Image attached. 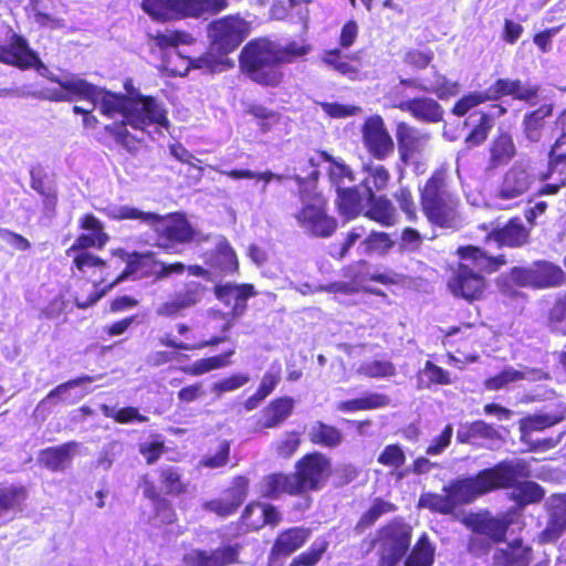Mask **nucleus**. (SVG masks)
Listing matches in <instances>:
<instances>
[{
    "instance_id": "nucleus-10",
    "label": "nucleus",
    "mask_w": 566,
    "mask_h": 566,
    "mask_svg": "<svg viewBox=\"0 0 566 566\" xmlns=\"http://www.w3.org/2000/svg\"><path fill=\"white\" fill-rule=\"evenodd\" d=\"M229 6V0H143L142 8L154 20L200 18L217 14Z\"/></svg>"
},
{
    "instance_id": "nucleus-38",
    "label": "nucleus",
    "mask_w": 566,
    "mask_h": 566,
    "mask_svg": "<svg viewBox=\"0 0 566 566\" xmlns=\"http://www.w3.org/2000/svg\"><path fill=\"white\" fill-rule=\"evenodd\" d=\"M307 439L313 446L334 450L343 444L345 434L338 427L323 420H316L308 429Z\"/></svg>"
},
{
    "instance_id": "nucleus-20",
    "label": "nucleus",
    "mask_w": 566,
    "mask_h": 566,
    "mask_svg": "<svg viewBox=\"0 0 566 566\" xmlns=\"http://www.w3.org/2000/svg\"><path fill=\"white\" fill-rule=\"evenodd\" d=\"M207 286L199 281H186L172 298L163 302L156 313L158 316L174 318L185 311L197 306L205 297Z\"/></svg>"
},
{
    "instance_id": "nucleus-55",
    "label": "nucleus",
    "mask_w": 566,
    "mask_h": 566,
    "mask_svg": "<svg viewBox=\"0 0 566 566\" xmlns=\"http://www.w3.org/2000/svg\"><path fill=\"white\" fill-rule=\"evenodd\" d=\"M392 197L406 221L417 223L419 221V210L410 187L399 186Z\"/></svg>"
},
{
    "instance_id": "nucleus-28",
    "label": "nucleus",
    "mask_w": 566,
    "mask_h": 566,
    "mask_svg": "<svg viewBox=\"0 0 566 566\" xmlns=\"http://www.w3.org/2000/svg\"><path fill=\"white\" fill-rule=\"evenodd\" d=\"M566 531V494H553L548 505V521L539 533L542 543H555Z\"/></svg>"
},
{
    "instance_id": "nucleus-51",
    "label": "nucleus",
    "mask_w": 566,
    "mask_h": 566,
    "mask_svg": "<svg viewBox=\"0 0 566 566\" xmlns=\"http://www.w3.org/2000/svg\"><path fill=\"white\" fill-rule=\"evenodd\" d=\"M31 188L42 197L44 210L54 213L57 206V192L45 175L31 172Z\"/></svg>"
},
{
    "instance_id": "nucleus-5",
    "label": "nucleus",
    "mask_w": 566,
    "mask_h": 566,
    "mask_svg": "<svg viewBox=\"0 0 566 566\" xmlns=\"http://www.w3.org/2000/svg\"><path fill=\"white\" fill-rule=\"evenodd\" d=\"M419 206L428 223L440 229L454 228L460 219V199L451 189L448 171L434 169L418 187Z\"/></svg>"
},
{
    "instance_id": "nucleus-32",
    "label": "nucleus",
    "mask_w": 566,
    "mask_h": 566,
    "mask_svg": "<svg viewBox=\"0 0 566 566\" xmlns=\"http://www.w3.org/2000/svg\"><path fill=\"white\" fill-rule=\"evenodd\" d=\"M295 401L290 396L272 399L262 410L256 426L259 429H274L282 426L293 413Z\"/></svg>"
},
{
    "instance_id": "nucleus-64",
    "label": "nucleus",
    "mask_w": 566,
    "mask_h": 566,
    "mask_svg": "<svg viewBox=\"0 0 566 566\" xmlns=\"http://www.w3.org/2000/svg\"><path fill=\"white\" fill-rule=\"evenodd\" d=\"M460 84L457 81L449 80L444 74L436 73L434 81L427 86L426 93H432L440 99H448L458 95Z\"/></svg>"
},
{
    "instance_id": "nucleus-52",
    "label": "nucleus",
    "mask_w": 566,
    "mask_h": 566,
    "mask_svg": "<svg viewBox=\"0 0 566 566\" xmlns=\"http://www.w3.org/2000/svg\"><path fill=\"white\" fill-rule=\"evenodd\" d=\"M474 331L475 324L472 323L452 326L444 332L442 344L443 346L452 347L455 352L461 353V347L459 346L461 343L464 345L476 343Z\"/></svg>"
},
{
    "instance_id": "nucleus-26",
    "label": "nucleus",
    "mask_w": 566,
    "mask_h": 566,
    "mask_svg": "<svg viewBox=\"0 0 566 566\" xmlns=\"http://www.w3.org/2000/svg\"><path fill=\"white\" fill-rule=\"evenodd\" d=\"M295 488L291 473L276 471L261 478L256 492L260 499L273 501L283 495L298 496Z\"/></svg>"
},
{
    "instance_id": "nucleus-36",
    "label": "nucleus",
    "mask_w": 566,
    "mask_h": 566,
    "mask_svg": "<svg viewBox=\"0 0 566 566\" xmlns=\"http://www.w3.org/2000/svg\"><path fill=\"white\" fill-rule=\"evenodd\" d=\"M516 155V147L509 132L499 130L489 145L488 171L506 166Z\"/></svg>"
},
{
    "instance_id": "nucleus-35",
    "label": "nucleus",
    "mask_w": 566,
    "mask_h": 566,
    "mask_svg": "<svg viewBox=\"0 0 566 566\" xmlns=\"http://www.w3.org/2000/svg\"><path fill=\"white\" fill-rule=\"evenodd\" d=\"M28 500V489L21 484H0V526L22 512Z\"/></svg>"
},
{
    "instance_id": "nucleus-8",
    "label": "nucleus",
    "mask_w": 566,
    "mask_h": 566,
    "mask_svg": "<svg viewBox=\"0 0 566 566\" xmlns=\"http://www.w3.org/2000/svg\"><path fill=\"white\" fill-rule=\"evenodd\" d=\"M565 282L564 270L549 261L538 260L528 266L516 265L497 279L496 286L506 297H515L518 292L514 286L545 290L562 286Z\"/></svg>"
},
{
    "instance_id": "nucleus-41",
    "label": "nucleus",
    "mask_w": 566,
    "mask_h": 566,
    "mask_svg": "<svg viewBox=\"0 0 566 566\" xmlns=\"http://www.w3.org/2000/svg\"><path fill=\"white\" fill-rule=\"evenodd\" d=\"M397 511V505L382 497H375L369 507L360 515L353 527L355 535H361L370 530L380 517Z\"/></svg>"
},
{
    "instance_id": "nucleus-49",
    "label": "nucleus",
    "mask_w": 566,
    "mask_h": 566,
    "mask_svg": "<svg viewBox=\"0 0 566 566\" xmlns=\"http://www.w3.org/2000/svg\"><path fill=\"white\" fill-rule=\"evenodd\" d=\"M90 248H77L75 242L65 251L66 255H73L72 271L85 273L87 269L103 270L106 261L88 251Z\"/></svg>"
},
{
    "instance_id": "nucleus-39",
    "label": "nucleus",
    "mask_w": 566,
    "mask_h": 566,
    "mask_svg": "<svg viewBox=\"0 0 566 566\" xmlns=\"http://www.w3.org/2000/svg\"><path fill=\"white\" fill-rule=\"evenodd\" d=\"M158 490L164 496L179 497L189 492V483L184 480L182 470L175 465H164L157 470Z\"/></svg>"
},
{
    "instance_id": "nucleus-62",
    "label": "nucleus",
    "mask_w": 566,
    "mask_h": 566,
    "mask_svg": "<svg viewBox=\"0 0 566 566\" xmlns=\"http://www.w3.org/2000/svg\"><path fill=\"white\" fill-rule=\"evenodd\" d=\"M328 548V542L324 538L312 543V545L291 562V566H315Z\"/></svg>"
},
{
    "instance_id": "nucleus-46",
    "label": "nucleus",
    "mask_w": 566,
    "mask_h": 566,
    "mask_svg": "<svg viewBox=\"0 0 566 566\" xmlns=\"http://www.w3.org/2000/svg\"><path fill=\"white\" fill-rule=\"evenodd\" d=\"M281 381V367L272 366L261 378V381L248 399L244 400L243 407L247 411L254 410L266 397H269Z\"/></svg>"
},
{
    "instance_id": "nucleus-24",
    "label": "nucleus",
    "mask_w": 566,
    "mask_h": 566,
    "mask_svg": "<svg viewBox=\"0 0 566 566\" xmlns=\"http://www.w3.org/2000/svg\"><path fill=\"white\" fill-rule=\"evenodd\" d=\"M532 186V177L522 164H514L503 175L496 190V198L512 200L521 197Z\"/></svg>"
},
{
    "instance_id": "nucleus-3",
    "label": "nucleus",
    "mask_w": 566,
    "mask_h": 566,
    "mask_svg": "<svg viewBox=\"0 0 566 566\" xmlns=\"http://www.w3.org/2000/svg\"><path fill=\"white\" fill-rule=\"evenodd\" d=\"M109 217L117 221L139 220L148 224L156 235L155 247L165 254H179L180 247L196 240V230L182 212L158 214L130 206H120L112 211Z\"/></svg>"
},
{
    "instance_id": "nucleus-44",
    "label": "nucleus",
    "mask_w": 566,
    "mask_h": 566,
    "mask_svg": "<svg viewBox=\"0 0 566 566\" xmlns=\"http://www.w3.org/2000/svg\"><path fill=\"white\" fill-rule=\"evenodd\" d=\"M49 80L65 88L67 95L71 97V102L81 99L91 102L94 105L96 104V97L99 92V87L97 85L81 77H72L70 80L62 81L57 76L52 75Z\"/></svg>"
},
{
    "instance_id": "nucleus-6",
    "label": "nucleus",
    "mask_w": 566,
    "mask_h": 566,
    "mask_svg": "<svg viewBox=\"0 0 566 566\" xmlns=\"http://www.w3.org/2000/svg\"><path fill=\"white\" fill-rule=\"evenodd\" d=\"M300 209L294 213L298 227L311 238L327 239L338 229V220L329 213L328 200L317 187L297 178Z\"/></svg>"
},
{
    "instance_id": "nucleus-13",
    "label": "nucleus",
    "mask_w": 566,
    "mask_h": 566,
    "mask_svg": "<svg viewBox=\"0 0 566 566\" xmlns=\"http://www.w3.org/2000/svg\"><path fill=\"white\" fill-rule=\"evenodd\" d=\"M250 31L251 23L239 14H229L209 24L211 45L220 54L233 52Z\"/></svg>"
},
{
    "instance_id": "nucleus-57",
    "label": "nucleus",
    "mask_w": 566,
    "mask_h": 566,
    "mask_svg": "<svg viewBox=\"0 0 566 566\" xmlns=\"http://www.w3.org/2000/svg\"><path fill=\"white\" fill-rule=\"evenodd\" d=\"M489 102L488 96L484 94V91H471L464 95H462L455 103L452 105L450 113L455 117H464L469 114L475 115L471 113L475 107L481 104Z\"/></svg>"
},
{
    "instance_id": "nucleus-4",
    "label": "nucleus",
    "mask_w": 566,
    "mask_h": 566,
    "mask_svg": "<svg viewBox=\"0 0 566 566\" xmlns=\"http://www.w3.org/2000/svg\"><path fill=\"white\" fill-rule=\"evenodd\" d=\"M489 481L486 494L500 491H514L510 494L515 505L514 516L518 518L524 507L539 503L545 497V490L537 482L528 480L531 470L525 460H502L490 468L480 470Z\"/></svg>"
},
{
    "instance_id": "nucleus-17",
    "label": "nucleus",
    "mask_w": 566,
    "mask_h": 566,
    "mask_svg": "<svg viewBox=\"0 0 566 566\" xmlns=\"http://www.w3.org/2000/svg\"><path fill=\"white\" fill-rule=\"evenodd\" d=\"M282 521L283 515L276 505L252 500L243 507L237 523L242 533H255L265 526L275 528Z\"/></svg>"
},
{
    "instance_id": "nucleus-34",
    "label": "nucleus",
    "mask_w": 566,
    "mask_h": 566,
    "mask_svg": "<svg viewBox=\"0 0 566 566\" xmlns=\"http://www.w3.org/2000/svg\"><path fill=\"white\" fill-rule=\"evenodd\" d=\"M368 208L364 216L381 227H395L399 216L392 201L385 195L376 196L371 189L368 190Z\"/></svg>"
},
{
    "instance_id": "nucleus-2",
    "label": "nucleus",
    "mask_w": 566,
    "mask_h": 566,
    "mask_svg": "<svg viewBox=\"0 0 566 566\" xmlns=\"http://www.w3.org/2000/svg\"><path fill=\"white\" fill-rule=\"evenodd\" d=\"M459 262L451 268L447 289L455 297L474 303L481 301L488 289L484 274L497 272L506 265L505 254L489 255L478 245L464 244L455 250Z\"/></svg>"
},
{
    "instance_id": "nucleus-29",
    "label": "nucleus",
    "mask_w": 566,
    "mask_h": 566,
    "mask_svg": "<svg viewBox=\"0 0 566 566\" xmlns=\"http://www.w3.org/2000/svg\"><path fill=\"white\" fill-rule=\"evenodd\" d=\"M216 297L224 305H230L233 298L231 308L232 316H241L247 310V301L256 295L254 285L251 283L233 284L224 283L217 284L213 289Z\"/></svg>"
},
{
    "instance_id": "nucleus-1",
    "label": "nucleus",
    "mask_w": 566,
    "mask_h": 566,
    "mask_svg": "<svg viewBox=\"0 0 566 566\" xmlns=\"http://www.w3.org/2000/svg\"><path fill=\"white\" fill-rule=\"evenodd\" d=\"M310 45L294 41L280 45L266 36L248 41L239 54L241 73L262 87H279L284 83L283 65L295 62L310 52Z\"/></svg>"
},
{
    "instance_id": "nucleus-61",
    "label": "nucleus",
    "mask_w": 566,
    "mask_h": 566,
    "mask_svg": "<svg viewBox=\"0 0 566 566\" xmlns=\"http://www.w3.org/2000/svg\"><path fill=\"white\" fill-rule=\"evenodd\" d=\"M365 172L367 174L366 182L369 181L371 184L370 187H367V191L371 189L374 193L384 191L389 186L391 174L387 167L384 165H366L364 167Z\"/></svg>"
},
{
    "instance_id": "nucleus-12",
    "label": "nucleus",
    "mask_w": 566,
    "mask_h": 566,
    "mask_svg": "<svg viewBox=\"0 0 566 566\" xmlns=\"http://www.w3.org/2000/svg\"><path fill=\"white\" fill-rule=\"evenodd\" d=\"M291 474L298 496L321 491L333 474L332 460L321 451L307 452L295 462Z\"/></svg>"
},
{
    "instance_id": "nucleus-59",
    "label": "nucleus",
    "mask_w": 566,
    "mask_h": 566,
    "mask_svg": "<svg viewBox=\"0 0 566 566\" xmlns=\"http://www.w3.org/2000/svg\"><path fill=\"white\" fill-rule=\"evenodd\" d=\"M217 258L218 266L222 272L237 273L239 270V261L233 248L228 240L219 242L213 251Z\"/></svg>"
},
{
    "instance_id": "nucleus-43",
    "label": "nucleus",
    "mask_w": 566,
    "mask_h": 566,
    "mask_svg": "<svg viewBox=\"0 0 566 566\" xmlns=\"http://www.w3.org/2000/svg\"><path fill=\"white\" fill-rule=\"evenodd\" d=\"M336 192L335 206L343 218L353 220L361 214L363 198L357 187L338 186Z\"/></svg>"
},
{
    "instance_id": "nucleus-42",
    "label": "nucleus",
    "mask_w": 566,
    "mask_h": 566,
    "mask_svg": "<svg viewBox=\"0 0 566 566\" xmlns=\"http://www.w3.org/2000/svg\"><path fill=\"white\" fill-rule=\"evenodd\" d=\"M132 98L133 96L114 93L104 87H99L96 104H99L98 108L103 115L113 118L115 115L120 114L127 120Z\"/></svg>"
},
{
    "instance_id": "nucleus-58",
    "label": "nucleus",
    "mask_w": 566,
    "mask_h": 566,
    "mask_svg": "<svg viewBox=\"0 0 566 566\" xmlns=\"http://www.w3.org/2000/svg\"><path fill=\"white\" fill-rule=\"evenodd\" d=\"M367 253L387 254L396 244L389 233L384 231H371L361 241Z\"/></svg>"
},
{
    "instance_id": "nucleus-37",
    "label": "nucleus",
    "mask_w": 566,
    "mask_h": 566,
    "mask_svg": "<svg viewBox=\"0 0 566 566\" xmlns=\"http://www.w3.org/2000/svg\"><path fill=\"white\" fill-rule=\"evenodd\" d=\"M78 228L87 231V233H81L76 238L75 247L77 248H95L101 250L109 240L103 222L93 213L83 214L78 221Z\"/></svg>"
},
{
    "instance_id": "nucleus-23",
    "label": "nucleus",
    "mask_w": 566,
    "mask_h": 566,
    "mask_svg": "<svg viewBox=\"0 0 566 566\" xmlns=\"http://www.w3.org/2000/svg\"><path fill=\"white\" fill-rule=\"evenodd\" d=\"M392 107L409 113L415 119L437 124L443 119L444 111L440 103L429 96H417L399 99L392 103Z\"/></svg>"
},
{
    "instance_id": "nucleus-54",
    "label": "nucleus",
    "mask_w": 566,
    "mask_h": 566,
    "mask_svg": "<svg viewBox=\"0 0 566 566\" xmlns=\"http://www.w3.org/2000/svg\"><path fill=\"white\" fill-rule=\"evenodd\" d=\"M563 419H564L563 416L548 415V413L527 416V417L521 419V421H520L521 438H522V440H524L532 432L543 431L547 428H551V427L562 422Z\"/></svg>"
},
{
    "instance_id": "nucleus-60",
    "label": "nucleus",
    "mask_w": 566,
    "mask_h": 566,
    "mask_svg": "<svg viewBox=\"0 0 566 566\" xmlns=\"http://www.w3.org/2000/svg\"><path fill=\"white\" fill-rule=\"evenodd\" d=\"M406 453L397 443H390L384 447L377 457V462L388 468L394 473L406 463Z\"/></svg>"
},
{
    "instance_id": "nucleus-15",
    "label": "nucleus",
    "mask_w": 566,
    "mask_h": 566,
    "mask_svg": "<svg viewBox=\"0 0 566 566\" xmlns=\"http://www.w3.org/2000/svg\"><path fill=\"white\" fill-rule=\"evenodd\" d=\"M127 123L134 129L145 130L148 126L158 125L168 128L170 123L167 111L154 96L136 94L128 108Z\"/></svg>"
},
{
    "instance_id": "nucleus-27",
    "label": "nucleus",
    "mask_w": 566,
    "mask_h": 566,
    "mask_svg": "<svg viewBox=\"0 0 566 566\" xmlns=\"http://www.w3.org/2000/svg\"><path fill=\"white\" fill-rule=\"evenodd\" d=\"M78 448L80 443L74 440L48 447L39 452L38 462L51 472L65 471L72 464Z\"/></svg>"
},
{
    "instance_id": "nucleus-31",
    "label": "nucleus",
    "mask_w": 566,
    "mask_h": 566,
    "mask_svg": "<svg viewBox=\"0 0 566 566\" xmlns=\"http://www.w3.org/2000/svg\"><path fill=\"white\" fill-rule=\"evenodd\" d=\"M312 530L304 526H292L281 531L271 547L274 558L286 557L300 549L310 538Z\"/></svg>"
},
{
    "instance_id": "nucleus-53",
    "label": "nucleus",
    "mask_w": 566,
    "mask_h": 566,
    "mask_svg": "<svg viewBox=\"0 0 566 566\" xmlns=\"http://www.w3.org/2000/svg\"><path fill=\"white\" fill-rule=\"evenodd\" d=\"M249 491V478L243 474H238L231 479L229 485L222 491L221 495L238 511L247 500Z\"/></svg>"
},
{
    "instance_id": "nucleus-47",
    "label": "nucleus",
    "mask_w": 566,
    "mask_h": 566,
    "mask_svg": "<svg viewBox=\"0 0 566 566\" xmlns=\"http://www.w3.org/2000/svg\"><path fill=\"white\" fill-rule=\"evenodd\" d=\"M436 557V547L427 533H422L406 554L405 566H432Z\"/></svg>"
},
{
    "instance_id": "nucleus-18",
    "label": "nucleus",
    "mask_w": 566,
    "mask_h": 566,
    "mask_svg": "<svg viewBox=\"0 0 566 566\" xmlns=\"http://www.w3.org/2000/svg\"><path fill=\"white\" fill-rule=\"evenodd\" d=\"M361 136L364 146L373 158L385 160L392 155L395 144L381 116L367 117L361 126Z\"/></svg>"
},
{
    "instance_id": "nucleus-19",
    "label": "nucleus",
    "mask_w": 566,
    "mask_h": 566,
    "mask_svg": "<svg viewBox=\"0 0 566 566\" xmlns=\"http://www.w3.org/2000/svg\"><path fill=\"white\" fill-rule=\"evenodd\" d=\"M207 286L199 281H186L172 298L163 302L156 313L158 316L174 318L185 311L197 306L205 297Z\"/></svg>"
},
{
    "instance_id": "nucleus-14",
    "label": "nucleus",
    "mask_w": 566,
    "mask_h": 566,
    "mask_svg": "<svg viewBox=\"0 0 566 566\" xmlns=\"http://www.w3.org/2000/svg\"><path fill=\"white\" fill-rule=\"evenodd\" d=\"M517 522L514 510L493 516L489 512L469 513L462 524L472 533L484 535L494 544L505 543L509 528Z\"/></svg>"
},
{
    "instance_id": "nucleus-50",
    "label": "nucleus",
    "mask_w": 566,
    "mask_h": 566,
    "mask_svg": "<svg viewBox=\"0 0 566 566\" xmlns=\"http://www.w3.org/2000/svg\"><path fill=\"white\" fill-rule=\"evenodd\" d=\"M318 156L323 161L329 164L328 178L336 188L345 181L353 182L355 180V172L344 160L335 158L326 150H319Z\"/></svg>"
},
{
    "instance_id": "nucleus-7",
    "label": "nucleus",
    "mask_w": 566,
    "mask_h": 566,
    "mask_svg": "<svg viewBox=\"0 0 566 566\" xmlns=\"http://www.w3.org/2000/svg\"><path fill=\"white\" fill-rule=\"evenodd\" d=\"M484 475L483 472L478 471L474 475L451 480L442 488L443 493L422 494L419 506L441 515L453 514L459 506L471 504L486 495L489 481Z\"/></svg>"
},
{
    "instance_id": "nucleus-9",
    "label": "nucleus",
    "mask_w": 566,
    "mask_h": 566,
    "mask_svg": "<svg viewBox=\"0 0 566 566\" xmlns=\"http://www.w3.org/2000/svg\"><path fill=\"white\" fill-rule=\"evenodd\" d=\"M122 258L124 259L126 265L113 281L108 282L104 286H101L105 282L103 279L99 282L94 283L95 290L88 296H83L81 294H76L74 296V303L78 308H87L88 306L95 304L108 291L128 277L134 280H151L155 282V271L157 264L156 252L150 250L145 252H123Z\"/></svg>"
},
{
    "instance_id": "nucleus-11",
    "label": "nucleus",
    "mask_w": 566,
    "mask_h": 566,
    "mask_svg": "<svg viewBox=\"0 0 566 566\" xmlns=\"http://www.w3.org/2000/svg\"><path fill=\"white\" fill-rule=\"evenodd\" d=\"M412 539V527L402 517H395L379 526L371 541L378 559L397 566L408 553Z\"/></svg>"
},
{
    "instance_id": "nucleus-30",
    "label": "nucleus",
    "mask_w": 566,
    "mask_h": 566,
    "mask_svg": "<svg viewBox=\"0 0 566 566\" xmlns=\"http://www.w3.org/2000/svg\"><path fill=\"white\" fill-rule=\"evenodd\" d=\"M533 556L532 547L516 537L499 547L493 553V566H530Z\"/></svg>"
},
{
    "instance_id": "nucleus-63",
    "label": "nucleus",
    "mask_w": 566,
    "mask_h": 566,
    "mask_svg": "<svg viewBox=\"0 0 566 566\" xmlns=\"http://www.w3.org/2000/svg\"><path fill=\"white\" fill-rule=\"evenodd\" d=\"M358 373L367 378H389L397 374V369L389 360L375 359L363 363Z\"/></svg>"
},
{
    "instance_id": "nucleus-56",
    "label": "nucleus",
    "mask_w": 566,
    "mask_h": 566,
    "mask_svg": "<svg viewBox=\"0 0 566 566\" xmlns=\"http://www.w3.org/2000/svg\"><path fill=\"white\" fill-rule=\"evenodd\" d=\"M474 114L479 116L478 122L464 138L465 144L471 147L483 144L494 125L493 117L489 113L479 111Z\"/></svg>"
},
{
    "instance_id": "nucleus-25",
    "label": "nucleus",
    "mask_w": 566,
    "mask_h": 566,
    "mask_svg": "<svg viewBox=\"0 0 566 566\" xmlns=\"http://www.w3.org/2000/svg\"><path fill=\"white\" fill-rule=\"evenodd\" d=\"M429 135L421 134L416 127L406 122L396 125V139L398 145L399 159L403 165H409L410 159L420 154Z\"/></svg>"
},
{
    "instance_id": "nucleus-48",
    "label": "nucleus",
    "mask_w": 566,
    "mask_h": 566,
    "mask_svg": "<svg viewBox=\"0 0 566 566\" xmlns=\"http://www.w3.org/2000/svg\"><path fill=\"white\" fill-rule=\"evenodd\" d=\"M389 403L390 399L387 395L379 392H370L359 398H354L338 402L337 410L342 412L374 410L387 407Z\"/></svg>"
},
{
    "instance_id": "nucleus-33",
    "label": "nucleus",
    "mask_w": 566,
    "mask_h": 566,
    "mask_svg": "<svg viewBox=\"0 0 566 566\" xmlns=\"http://www.w3.org/2000/svg\"><path fill=\"white\" fill-rule=\"evenodd\" d=\"M530 231L518 217H513L503 227L490 231L485 240H494L499 247L520 248L527 243Z\"/></svg>"
},
{
    "instance_id": "nucleus-40",
    "label": "nucleus",
    "mask_w": 566,
    "mask_h": 566,
    "mask_svg": "<svg viewBox=\"0 0 566 566\" xmlns=\"http://www.w3.org/2000/svg\"><path fill=\"white\" fill-rule=\"evenodd\" d=\"M553 104H542L537 108L525 113L522 127L528 142L538 143L542 139L546 119L553 115Z\"/></svg>"
},
{
    "instance_id": "nucleus-45",
    "label": "nucleus",
    "mask_w": 566,
    "mask_h": 566,
    "mask_svg": "<svg viewBox=\"0 0 566 566\" xmlns=\"http://www.w3.org/2000/svg\"><path fill=\"white\" fill-rule=\"evenodd\" d=\"M234 355V349L230 348L219 355L199 358L191 365L181 366V373L188 376H201L212 370L221 369L231 364V357Z\"/></svg>"
},
{
    "instance_id": "nucleus-21",
    "label": "nucleus",
    "mask_w": 566,
    "mask_h": 566,
    "mask_svg": "<svg viewBox=\"0 0 566 566\" xmlns=\"http://www.w3.org/2000/svg\"><path fill=\"white\" fill-rule=\"evenodd\" d=\"M140 485L144 497L153 503L149 517L153 526L164 528L176 524L178 522V514L172 502L160 493L158 486L147 474L140 478Z\"/></svg>"
},
{
    "instance_id": "nucleus-16",
    "label": "nucleus",
    "mask_w": 566,
    "mask_h": 566,
    "mask_svg": "<svg viewBox=\"0 0 566 566\" xmlns=\"http://www.w3.org/2000/svg\"><path fill=\"white\" fill-rule=\"evenodd\" d=\"M0 63L21 71L34 69L41 74L42 71H48L46 65L38 52L30 46L28 40L15 32L9 36L8 43L0 44Z\"/></svg>"
},
{
    "instance_id": "nucleus-22",
    "label": "nucleus",
    "mask_w": 566,
    "mask_h": 566,
    "mask_svg": "<svg viewBox=\"0 0 566 566\" xmlns=\"http://www.w3.org/2000/svg\"><path fill=\"white\" fill-rule=\"evenodd\" d=\"M242 545H222L213 551L193 549L184 556L186 566H229L239 563Z\"/></svg>"
}]
</instances>
